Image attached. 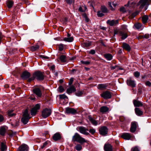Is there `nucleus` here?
Wrapping results in <instances>:
<instances>
[{
    "instance_id": "nucleus-45",
    "label": "nucleus",
    "mask_w": 151,
    "mask_h": 151,
    "mask_svg": "<svg viewBox=\"0 0 151 151\" xmlns=\"http://www.w3.org/2000/svg\"><path fill=\"white\" fill-rule=\"evenodd\" d=\"M127 26L126 25H123L121 26L123 30H124V31L127 32L128 29L127 28Z\"/></svg>"
},
{
    "instance_id": "nucleus-56",
    "label": "nucleus",
    "mask_w": 151,
    "mask_h": 151,
    "mask_svg": "<svg viewBox=\"0 0 151 151\" xmlns=\"http://www.w3.org/2000/svg\"><path fill=\"white\" fill-rule=\"evenodd\" d=\"M143 38H144L146 39H148L149 38V35L148 34H146L142 36Z\"/></svg>"
},
{
    "instance_id": "nucleus-14",
    "label": "nucleus",
    "mask_w": 151,
    "mask_h": 151,
    "mask_svg": "<svg viewBox=\"0 0 151 151\" xmlns=\"http://www.w3.org/2000/svg\"><path fill=\"white\" fill-rule=\"evenodd\" d=\"M132 137V135L128 133H123L121 135V137L122 138L127 140L129 139Z\"/></svg>"
},
{
    "instance_id": "nucleus-35",
    "label": "nucleus",
    "mask_w": 151,
    "mask_h": 151,
    "mask_svg": "<svg viewBox=\"0 0 151 151\" xmlns=\"http://www.w3.org/2000/svg\"><path fill=\"white\" fill-rule=\"evenodd\" d=\"M39 48V46L37 45H36L35 46H32L31 47L30 49L32 51H35L38 50Z\"/></svg>"
},
{
    "instance_id": "nucleus-2",
    "label": "nucleus",
    "mask_w": 151,
    "mask_h": 151,
    "mask_svg": "<svg viewBox=\"0 0 151 151\" xmlns=\"http://www.w3.org/2000/svg\"><path fill=\"white\" fill-rule=\"evenodd\" d=\"M127 32L124 30L116 29L114 30V35H117L118 36H121L122 40H124L128 37Z\"/></svg>"
},
{
    "instance_id": "nucleus-3",
    "label": "nucleus",
    "mask_w": 151,
    "mask_h": 151,
    "mask_svg": "<svg viewBox=\"0 0 151 151\" xmlns=\"http://www.w3.org/2000/svg\"><path fill=\"white\" fill-rule=\"evenodd\" d=\"M35 78L39 81L43 80L44 79L43 73L38 71L35 72L33 74Z\"/></svg>"
},
{
    "instance_id": "nucleus-28",
    "label": "nucleus",
    "mask_w": 151,
    "mask_h": 151,
    "mask_svg": "<svg viewBox=\"0 0 151 151\" xmlns=\"http://www.w3.org/2000/svg\"><path fill=\"white\" fill-rule=\"evenodd\" d=\"M29 114L28 113V111L27 109H25L23 113V117L26 118H29L30 119V117L29 116Z\"/></svg>"
},
{
    "instance_id": "nucleus-62",
    "label": "nucleus",
    "mask_w": 151,
    "mask_h": 151,
    "mask_svg": "<svg viewBox=\"0 0 151 151\" xmlns=\"http://www.w3.org/2000/svg\"><path fill=\"white\" fill-rule=\"evenodd\" d=\"M66 2L69 4H71L72 2V0H65Z\"/></svg>"
},
{
    "instance_id": "nucleus-12",
    "label": "nucleus",
    "mask_w": 151,
    "mask_h": 151,
    "mask_svg": "<svg viewBox=\"0 0 151 151\" xmlns=\"http://www.w3.org/2000/svg\"><path fill=\"white\" fill-rule=\"evenodd\" d=\"M28 146L25 144H23L20 146L17 150V151H28Z\"/></svg>"
},
{
    "instance_id": "nucleus-20",
    "label": "nucleus",
    "mask_w": 151,
    "mask_h": 151,
    "mask_svg": "<svg viewBox=\"0 0 151 151\" xmlns=\"http://www.w3.org/2000/svg\"><path fill=\"white\" fill-rule=\"evenodd\" d=\"M53 140L55 141H57L61 139V136L60 134L58 133H56L54 134L52 137Z\"/></svg>"
},
{
    "instance_id": "nucleus-30",
    "label": "nucleus",
    "mask_w": 151,
    "mask_h": 151,
    "mask_svg": "<svg viewBox=\"0 0 151 151\" xmlns=\"http://www.w3.org/2000/svg\"><path fill=\"white\" fill-rule=\"evenodd\" d=\"M7 147L5 144L3 142H1V151H5L6 150Z\"/></svg>"
},
{
    "instance_id": "nucleus-54",
    "label": "nucleus",
    "mask_w": 151,
    "mask_h": 151,
    "mask_svg": "<svg viewBox=\"0 0 151 151\" xmlns=\"http://www.w3.org/2000/svg\"><path fill=\"white\" fill-rule=\"evenodd\" d=\"M120 11L124 13L126 12L125 8L124 7H121L120 9Z\"/></svg>"
},
{
    "instance_id": "nucleus-48",
    "label": "nucleus",
    "mask_w": 151,
    "mask_h": 151,
    "mask_svg": "<svg viewBox=\"0 0 151 151\" xmlns=\"http://www.w3.org/2000/svg\"><path fill=\"white\" fill-rule=\"evenodd\" d=\"M89 132L91 134H93L95 132L96 130L94 129H89Z\"/></svg>"
},
{
    "instance_id": "nucleus-24",
    "label": "nucleus",
    "mask_w": 151,
    "mask_h": 151,
    "mask_svg": "<svg viewBox=\"0 0 151 151\" xmlns=\"http://www.w3.org/2000/svg\"><path fill=\"white\" fill-rule=\"evenodd\" d=\"M135 111L136 114L138 116H141L143 114V112L139 108H136L135 109Z\"/></svg>"
},
{
    "instance_id": "nucleus-49",
    "label": "nucleus",
    "mask_w": 151,
    "mask_h": 151,
    "mask_svg": "<svg viewBox=\"0 0 151 151\" xmlns=\"http://www.w3.org/2000/svg\"><path fill=\"white\" fill-rule=\"evenodd\" d=\"M13 111L12 110L9 111H8V115L10 116H12L14 115V114H12Z\"/></svg>"
},
{
    "instance_id": "nucleus-41",
    "label": "nucleus",
    "mask_w": 151,
    "mask_h": 151,
    "mask_svg": "<svg viewBox=\"0 0 151 151\" xmlns=\"http://www.w3.org/2000/svg\"><path fill=\"white\" fill-rule=\"evenodd\" d=\"M59 98L60 99H68V97L64 94H60L59 95Z\"/></svg>"
},
{
    "instance_id": "nucleus-60",
    "label": "nucleus",
    "mask_w": 151,
    "mask_h": 151,
    "mask_svg": "<svg viewBox=\"0 0 151 151\" xmlns=\"http://www.w3.org/2000/svg\"><path fill=\"white\" fill-rule=\"evenodd\" d=\"M35 79V77L34 76V75H33V76L28 79V81L29 82H30L33 80Z\"/></svg>"
},
{
    "instance_id": "nucleus-16",
    "label": "nucleus",
    "mask_w": 151,
    "mask_h": 151,
    "mask_svg": "<svg viewBox=\"0 0 151 151\" xmlns=\"http://www.w3.org/2000/svg\"><path fill=\"white\" fill-rule=\"evenodd\" d=\"M66 112L67 114H75L76 113V110L74 108H66Z\"/></svg>"
},
{
    "instance_id": "nucleus-40",
    "label": "nucleus",
    "mask_w": 151,
    "mask_h": 151,
    "mask_svg": "<svg viewBox=\"0 0 151 151\" xmlns=\"http://www.w3.org/2000/svg\"><path fill=\"white\" fill-rule=\"evenodd\" d=\"M134 26L137 29H139L141 27L142 24L140 23H136L134 25Z\"/></svg>"
},
{
    "instance_id": "nucleus-9",
    "label": "nucleus",
    "mask_w": 151,
    "mask_h": 151,
    "mask_svg": "<svg viewBox=\"0 0 151 151\" xmlns=\"http://www.w3.org/2000/svg\"><path fill=\"white\" fill-rule=\"evenodd\" d=\"M106 23L110 26H115L119 24V20L115 19L108 20L106 22Z\"/></svg>"
},
{
    "instance_id": "nucleus-22",
    "label": "nucleus",
    "mask_w": 151,
    "mask_h": 151,
    "mask_svg": "<svg viewBox=\"0 0 151 151\" xmlns=\"http://www.w3.org/2000/svg\"><path fill=\"white\" fill-rule=\"evenodd\" d=\"M88 119L93 125L95 126H96L98 125V122L91 116H89Z\"/></svg>"
},
{
    "instance_id": "nucleus-43",
    "label": "nucleus",
    "mask_w": 151,
    "mask_h": 151,
    "mask_svg": "<svg viewBox=\"0 0 151 151\" xmlns=\"http://www.w3.org/2000/svg\"><path fill=\"white\" fill-rule=\"evenodd\" d=\"M64 90V89L62 86H60L58 88V91L60 93L63 92Z\"/></svg>"
},
{
    "instance_id": "nucleus-39",
    "label": "nucleus",
    "mask_w": 151,
    "mask_h": 151,
    "mask_svg": "<svg viewBox=\"0 0 151 151\" xmlns=\"http://www.w3.org/2000/svg\"><path fill=\"white\" fill-rule=\"evenodd\" d=\"M75 149L78 151H80L82 149V147L81 145L78 144L75 146Z\"/></svg>"
},
{
    "instance_id": "nucleus-6",
    "label": "nucleus",
    "mask_w": 151,
    "mask_h": 151,
    "mask_svg": "<svg viewBox=\"0 0 151 151\" xmlns=\"http://www.w3.org/2000/svg\"><path fill=\"white\" fill-rule=\"evenodd\" d=\"M40 105L39 104H36L30 111V113L32 116H35L37 111V110L40 109Z\"/></svg>"
},
{
    "instance_id": "nucleus-21",
    "label": "nucleus",
    "mask_w": 151,
    "mask_h": 151,
    "mask_svg": "<svg viewBox=\"0 0 151 151\" xmlns=\"http://www.w3.org/2000/svg\"><path fill=\"white\" fill-rule=\"evenodd\" d=\"M76 91L74 87L73 86H71L67 89L66 92L68 94H70L75 91Z\"/></svg>"
},
{
    "instance_id": "nucleus-51",
    "label": "nucleus",
    "mask_w": 151,
    "mask_h": 151,
    "mask_svg": "<svg viewBox=\"0 0 151 151\" xmlns=\"http://www.w3.org/2000/svg\"><path fill=\"white\" fill-rule=\"evenodd\" d=\"M96 53V52L95 50H91L90 51H89L88 52V53L89 54H92V55H94V54Z\"/></svg>"
},
{
    "instance_id": "nucleus-37",
    "label": "nucleus",
    "mask_w": 151,
    "mask_h": 151,
    "mask_svg": "<svg viewBox=\"0 0 151 151\" xmlns=\"http://www.w3.org/2000/svg\"><path fill=\"white\" fill-rule=\"evenodd\" d=\"M6 132V129L4 127H1L0 129V134L2 136L4 135Z\"/></svg>"
},
{
    "instance_id": "nucleus-26",
    "label": "nucleus",
    "mask_w": 151,
    "mask_h": 151,
    "mask_svg": "<svg viewBox=\"0 0 151 151\" xmlns=\"http://www.w3.org/2000/svg\"><path fill=\"white\" fill-rule=\"evenodd\" d=\"M59 59H60L61 62L62 63H65L66 61V56L64 55H62L58 58V61H59Z\"/></svg>"
},
{
    "instance_id": "nucleus-33",
    "label": "nucleus",
    "mask_w": 151,
    "mask_h": 151,
    "mask_svg": "<svg viewBox=\"0 0 151 151\" xmlns=\"http://www.w3.org/2000/svg\"><path fill=\"white\" fill-rule=\"evenodd\" d=\"M29 119V118L22 117L21 119V121L24 124H25L28 122Z\"/></svg>"
},
{
    "instance_id": "nucleus-15",
    "label": "nucleus",
    "mask_w": 151,
    "mask_h": 151,
    "mask_svg": "<svg viewBox=\"0 0 151 151\" xmlns=\"http://www.w3.org/2000/svg\"><path fill=\"white\" fill-rule=\"evenodd\" d=\"M137 124L135 122H132L131 123V126L130 128V131L132 133L134 132L136 129Z\"/></svg>"
},
{
    "instance_id": "nucleus-1",
    "label": "nucleus",
    "mask_w": 151,
    "mask_h": 151,
    "mask_svg": "<svg viewBox=\"0 0 151 151\" xmlns=\"http://www.w3.org/2000/svg\"><path fill=\"white\" fill-rule=\"evenodd\" d=\"M72 140L73 142H77L80 144L87 142V140L81 137L77 133H76L74 134L72 137Z\"/></svg>"
},
{
    "instance_id": "nucleus-36",
    "label": "nucleus",
    "mask_w": 151,
    "mask_h": 151,
    "mask_svg": "<svg viewBox=\"0 0 151 151\" xmlns=\"http://www.w3.org/2000/svg\"><path fill=\"white\" fill-rule=\"evenodd\" d=\"M101 12L104 13H106L107 12V8L104 6H101Z\"/></svg>"
},
{
    "instance_id": "nucleus-42",
    "label": "nucleus",
    "mask_w": 151,
    "mask_h": 151,
    "mask_svg": "<svg viewBox=\"0 0 151 151\" xmlns=\"http://www.w3.org/2000/svg\"><path fill=\"white\" fill-rule=\"evenodd\" d=\"M103 13L101 11H98L97 12V15L99 17H101L104 15Z\"/></svg>"
},
{
    "instance_id": "nucleus-44",
    "label": "nucleus",
    "mask_w": 151,
    "mask_h": 151,
    "mask_svg": "<svg viewBox=\"0 0 151 151\" xmlns=\"http://www.w3.org/2000/svg\"><path fill=\"white\" fill-rule=\"evenodd\" d=\"M134 75L135 77L138 78L140 76V73L139 72L137 71L134 73Z\"/></svg>"
},
{
    "instance_id": "nucleus-61",
    "label": "nucleus",
    "mask_w": 151,
    "mask_h": 151,
    "mask_svg": "<svg viewBox=\"0 0 151 151\" xmlns=\"http://www.w3.org/2000/svg\"><path fill=\"white\" fill-rule=\"evenodd\" d=\"M4 119L3 116L0 114V122H1Z\"/></svg>"
},
{
    "instance_id": "nucleus-25",
    "label": "nucleus",
    "mask_w": 151,
    "mask_h": 151,
    "mask_svg": "<svg viewBox=\"0 0 151 151\" xmlns=\"http://www.w3.org/2000/svg\"><path fill=\"white\" fill-rule=\"evenodd\" d=\"M122 47L124 49L127 50L128 51H129L130 50L131 48L130 46L128 44L125 43H123Z\"/></svg>"
},
{
    "instance_id": "nucleus-58",
    "label": "nucleus",
    "mask_w": 151,
    "mask_h": 151,
    "mask_svg": "<svg viewBox=\"0 0 151 151\" xmlns=\"http://www.w3.org/2000/svg\"><path fill=\"white\" fill-rule=\"evenodd\" d=\"M48 143L47 142H45L44 143L42 146L41 147V148L42 149H43L45 147L47 144Z\"/></svg>"
},
{
    "instance_id": "nucleus-47",
    "label": "nucleus",
    "mask_w": 151,
    "mask_h": 151,
    "mask_svg": "<svg viewBox=\"0 0 151 151\" xmlns=\"http://www.w3.org/2000/svg\"><path fill=\"white\" fill-rule=\"evenodd\" d=\"M81 63L82 64L85 65H88L90 63V62L88 61H84L83 60H81Z\"/></svg>"
},
{
    "instance_id": "nucleus-38",
    "label": "nucleus",
    "mask_w": 151,
    "mask_h": 151,
    "mask_svg": "<svg viewBox=\"0 0 151 151\" xmlns=\"http://www.w3.org/2000/svg\"><path fill=\"white\" fill-rule=\"evenodd\" d=\"M91 42H88L84 43L83 44V46L84 47H88L91 45Z\"/></svg>"
},
{
    "instance_id": "nucleus-64",
    "label": "nucleus",
    "mask_w": 151,
    "mask_h": 151,
    "mask_svg": "<svg viewBox=\"0 0 151 151\" xmlns=\"http://www.w3.org/2000/svg\"><path fill=\"white\" fill-rule=\"evenodd\" d=\"M116 70H123V68L120 67L119 66H117V68H116Z\"/></svg>"
},
{
    "instance_id": "nucleus-57",
    "label": "nucleus",
    "mask_w": 151,
    "mask_h": 151,
    "mask_svg": "<svg viewBox=\"0 0 151 151\" xmlns=\"http://www.w3.org/2000/svg\"><path fill=\"white\" fill-rule=\"evenodd\" d=\"M108 4L109 5V6L110 7L111 9L112 10H114V9L112 7L111 3L110 2H108Z\"/></svg>"
},
{
    "instance_id": "nucleus-11",
    "label": "nucleus",
    "mask_w": 151,
    "mask_h": 151,
    "mask_svg": "<svg viewBox=\"0 0 151 151\" xmlns=\"http://www.w3.org/2000/svg\"><path fill=\"white\" fill-rule=\"evenodd\" d=\"M127 83L128 85L132 87H134L136 86L135 81L132 80L130 78L127 80Z\"/></svg>"
},
{
    "instance_id": "nucleus-55",
    "label": "nucleus",
    "mask_w": 151,
    "mask_h": 151,
    "mask_svg": "<svg viewBox=\"0 0 151 151\" xmlns=\"http://www.w3.org/2000/svg\"><path fill=\"white\" fill-rule=\"evenodd\" d=\"M55 66L54 65H52L50 67V69L51 70H52V72L55 71Z\"/></svg>"
},
{
    "instance_id": "nucleus-27",
    "label": "nucleus",
    "mask_w": 151,
    "mask_h": 151,
    "mask_svg": "<svg viewBox=\"0 0 151 151\" xmlns=\"http://www.w3.org/2000/svg\"><path fill=\"white\" fill-rule=\"evenodd\" d=\"M109 108L106 106H103L101 107L100 109V111L101 112H106L108 111Z\"/></svg>"
},
{
    "instance_id": "nucleus-63",
    "label": "nucleus",
    "mask_w": 151,
    "mask_h": 151,
    "mask_svg": "<svg viewBox=\"0 0 151 151\" xmlns=\"http://www.w3.org/2000/svg\"><path fill=\"white\" fill-rule=\"evenodd\" d=\"M3 38V36L1 33H0V44L1 43V41Z\"/></svg>"
},
{
    "instance_id": "nucleus-13",
    "label": "nucleus",
    "mask_w": 151,
    "mask_h": 151,
    "mask_svg": "<svg viewBox=\"0 0 151 151\" xmlns=\"http://www.w3.org/2000/svg\"><path fill=\"white\" fill-rule=\"evenodd\" d=\"M33 91L34 93H35L37 97H41L42 95V93L41 91L38 88H36L34 89L33 90Z\"/></svg>"
},
{
    "instance_id": "nucleus-29",
    "label": "nucleus",
    "mask_w": 151,
    "mask_h": 151,
    "mask_svg": "<svg viewBox=\"0 0 151 151\" xmlns=\"http://www.w3.org/2000/svg\"><path fill=\"white\" fill-rule=\"evenodd\" d=\"M14 4V2L11 0H9L6 2V5L9 8H11Z\"/></svg>"
},
{
    "instance_id": "nucleus-23",
    "label": "nucleus",
    "mask_w": 151,
    "mask_h": 151,
    "mask_svg": "<svg viewBox=\"0 0 151 151\" xmlns=\"http://www.w3.org/2000/svg\"><path fill=\"white\" fill-rule=\"evenodd\" d=\"M133 102L134 105L135 107L142 106H143L142 103L139 101L134 100Z\"/></svg>"
},
{
    "instance_id": "nucleus-59",
    "label": "nucleus",
    "mask_w": 151,
    "mask_h": 151,
    "mask_svg": "<svg viewBox=\"0 0 151 151\" xmlns=\"http://www.w3.org/2000/svg\"><path fill=\"white\" fill-rule=\"evenodd\" d=\"M73 78H71L69 80V85H71L73 83Z\"/></svg>"
},
{
    "instance_id": "nucleus-4",
    "label": "nucleus",
    "mask_w": 151,
    "mask_h": 151,
    "mask_svg": "<svg viewBox=\"0 0 151 151\" xmlns=\"http://www.w3.org/2000/svg\"><path fill=\"white\" fill-rule=\"evenodd\" d=\"M101 96L105 99H110L111 97V93L108 91H104L100 94Z\"/></svg>"
},
{
    "instance_id": "nucleus-18",
    "label": "nucleus",
    "mask_w": 151,
    "mask_h": 151,
    "mask_svg": "<svg viewBox=\"0 0 151 151\" xmlns=\"http://www.w3.org/2000/svg\"><path fill=\"white\" fill-rule=\"evenodd\" d=\"M30 76V73L27 71H24L22 73L21 77L24 79L29 78Z\"/></svg>"
},
{
    "instance_id": "nucleus-7",
    "label": "nucleus",
    "mask_w": 151,
    "mask_h": 151,
    "mask_svg": "<svg viewBox=\"0 0 151 151\" xmlns=\"http://www.w3.org/2000/svg\"><path fill=\"white\" fill-rule=\"evenodd\" d=\"M78 130L81 133L84 134L88 135L89 134L88 132H87L88 131V129L83 126H80L78 127Z\"/></svg>"
},
{
    "instance_id": "nucleus-32",
    "label": "nucleus",
    "mask_w": 151,
    "mask_h": 151,
    "mask_svg": "<svg viewBox=\"0 0 151 151\" xmlns=\"http://www.w3.org/2000/svg\"><path fill=\"white\" fill-rule=\"evenodd\" d=\"M63 40L68 42H72L73 40V38L72 37H65L63 39Z\"/></svg>"
},
{
    "instance_id": "nucleus-34",
    "label": "nucleus",
    "mask_w": 151,
    "mask_h": 151,
    "mask_svg": "<svg viewBox=\"0 0 151 151\" xmlns=\"http://www.w3.org/2000/svg\"><path fill=\"white\" fill-rule=\"evenodd\" d=\"M148 19V17L147 15H144L142 18V22L143 23H145L147 22Z\"/></svg>"
},
{
    "instance_id": "nucleus-53",
    "label": "nucleus",
    "mask_w": 151,
    "mask_h": 151,
    "mask_svg": "<svg viewBox=\"0 0 151 151\" xmlns=\"http://www.w3.org/2000/svg\"><path fill=\"white\" fill-rule=\"evenodd\" d=\"M83 94L82 92L81 91H78L76 93V95L78 96H81Z\"/></svg>"
},
{
    "instance_id": "nucleus-50",
    "label": "nucleus",
    "mask_w": 151,
    "mask_h": 151,
    "mask_svg": "<svg viewBox=\"0 0 151 151\" xmlns=\"http://www.w3.org/2000/svg\"><path fill=\"white\" fill-rule=\"evenodd\" d=\"M145 84L146 86L149 87L151 86V83L149 81H147L145 83Z\"/></svg>"
},
{
    "instance_id": "nucleus-46",
    "label": "nucleus",
    "mask_w": 151,
    "mask_h": 151,
    "mask_svg": "<svg viewBox=\"0 0 151 151\" xmlns=\"http://www.w3.org/2000/svg\"><path fill=\"white\" fill-rule=\"evenodd\" d=\"M63 49V44H61L59 45V50L62 51Z\"/></svg>"
},
{
    "instance_id": "nucleus-52",
    "label": "nucleus",
    "mask_w": 151,
    "mask_h": 151,
    "mask_svg": "<svg viewBox=\"0 0 151 151\" xmlns=\"http://www.w3.org/2000/svg\"><path fill=\"white\" fill-rule=\"evenodd\" d=\"M131 151H139V150L137 147H135L132 148Z\"/></svg>"
},
{
    "instance_id": "nucleus-10",
    "label": "nucleus",
    "mask_w": 151,
    "mask_h": 151,
    "mask_svg": "<svg viewBox=\"0 0 151 151\" xmlns=\"http://www.w3.org/2000/svg\"><path fill=\"white\" fill-rule=\"evenodd\" d=\"M104 148L105 151H113V146L109 143L105 144Z\"/></svg>"
},
{
    "instance_id": "nucleus-19",
    "label": "nucleus",
    "mask_w": 151,
    "mask_h": 151,
    "mask_svg": "<svg viewBox=\"0 0 151 151\" xmlns=\"http://www.w3.org/2000/svg\"><path fill=\"white\" fill-rule=\"evenodd\" d=\"M107 84H100L98 85V88L99 89L103 90L106 89V87H107Z\"/></svg>"
},
{
    "instance_id": "nucleus-8",
    "label": "nucleus",
    "mask_w": 151,
    "mask_h": 151,
    "mask_svg": "<svg viewBox=\"0 0 151 151\" xmlns=\"http://www.w3.org/2000/svg\"><path fill=\"white\" fill-rule=\"evenodd\" d=\"M108 129L105 126L101 127L99 129V132L100 134L102 135H106L108 133Z\"/></svg>"
},
{
    "instance_id": "nucleus-17",
    "label": "nucleus",
    "mask_w": 151,
    "mask_h": 151,
    "mask_svg": "<svg viewBox=\"0 0 151 151\" xmlns=\"http://www.w3.org/2000/svg\"><path fill=\"white\" fill-rule=\"evenodd\" d=\"M148 0H141L138 3L137 5H140L139 8L142 9L145 5Z\"/></svg>"
},
{
    "instance_id": "nucleus-31",
    "label": "nucleus",
    "mask_w": 151,
    "mask_h": 151,
    "mask_svg": "<svg viewBox=\"0 0 151 151\" xmlns=\"http://www.w3.org/2000/svg\"><path fill=\"white\" fill-rule=\"evenodd\" d=\"M105 58L108 60H111L112 58V55L110 54H106L104 55Z\"/></svg>"
},
{
    "instance_id": "nucleus-5",
    "label": "nucleus",
    "mask_w": 151,
    "mask_h": 151,
    "mask_svg": "<svg viewBox=\"0 0 151 151\" xmlns=\"http://www.w3.org/2000/svg\"><path fill=\"white\" fill-rule=\"evenodd\" d=\"M51 111L50 109L46 108L42 112V116L44 118H46L49 116L51 114Z\"/></svg>"
}]
</instances>
